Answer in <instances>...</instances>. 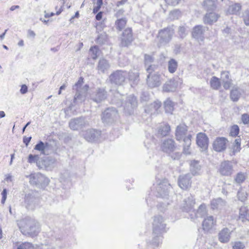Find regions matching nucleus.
I'll return each mask as SVG.
<instances>
[{
	"mask_svg": "<svg viewBox=\"0 0 249 249\" xmlns=\"http://www.w3.org/2000/svg\"><path fill=\"white\" fill-rule=\"evenodd\" d=\"M239 128L237 125H234L232 126L230 134L232 136H236L239 134Z\"/></svg>",
	"mask_w": 249,
	"mask_h": 249,
	"instance_id": "54",
	"label": "nucleus"
},
{
	"mask_svg": "<svg viewBox=\"0 0 249 249\" xmlns=\"http://www.w3.org/2000/svg\"><path fill=\"white\" fill-rule=\"evenodd\" d=\"M18 225L21 232L26 235L34 237L40 231L39 224L31 218H25L22 219Z\"/></svg>",
	"mask_w": 249,
	"mask_h": 249,
	"instance_id": "2",
	"label": "nucleus"
},
{
	"mask_svg": "<svg viewBox=\"0 0 249 249\" xmlns=\"http://www.w3.org/2000/svg\"><path fill=\"white\" fill-rule=\"evenodd\" d=\"M219 172L223 176H230L233 172V164L231 161L226 160L221 162Z\"/></svg>",
	"mask_w": 249,
	"mask_h": 249,
	"instance_id": "13",
	"label": "nucleus"
},
{
	"mask_svg": "<svg viewBox=\"0 0 249 249\" xmlns=\"http://www.w3.org/2000/svg\"><path fill=\"white\" fill-rule=\"evenodd\" d=\"M191 177L189 174L180 175L178 178L179 186L182 189L186 190L191 186Z\"/></svg>",
	"mask_w": 249,
	"mask_h": 249,
	"instance_id": "20",
	"label": "nucleus"
},
{
	"mask_svg": "<svg viewBox=\"0 0 249 249\" xmlns=\"http://www.w3.org/2000/svg\"><path fill=\"white\" fill-rule=\"evenodd\" d=\"M214 223L213 217L212 216H208L203 222V228L204 230L209 231L213 228Z\"/></svg>",
	"mask_w": 249,
	"mask_h": 249,
	"instance_id": "32",
	"label": "nucleus"
},
{
	"mask_svg": "<svg viewBox=\"0 0 249 249\" xmlns=\"http://www.w3.org/2000/svg\"><path fill=\"white\" fill-rule=\"evenodd\" d=\"M89 52L91 53V56L92 59H95L97 58L99 53V50L96 46L90 48Z\"/></svg>",
	"mask_w": 249,
	"mask_h": 249,
	"instance_id": "47",
	"label": "nucleus"
},
{
	"mask_svg": "<svg viewBox=\"0 0 249 249\" xmlns=\"http://www.w3.org/2000/svg\"><path fill=\"white\" fill-rule=\"evenodd\" d=\"M178 67V63L175 59H170L167 63V68L169 72L174 73L177 71Z\"/></svg>",
	"mask_w": 249,
	"mask_h": 249,
	"instance_id": "34",
	"label": "nucleus"
},
{
	"mask_svg": "<svg viewBox=\"0 0 249 249\" xmlns=\"http://www.w3.org/2000/svg\"><path fill=\"white\" fill-rule=\"evenodd\" d=\"M195 204V199L192 196H190L185 199L182 206V210L187 212H190L193 209Z\"/></svg>",
	"mask_w": 249,
	"mask_h": 249,
	"instance_id": "27",
	"label": "nucleus"
},
{
	"mask_svg": "<svg viewBox=\"0 0 249 249\" xmlns=\"http://www.w3.org/2000/svg\"><path fill=\"white\" fill-rule=\"evenodd\" d=\"M107 35L105 33H102L98 35L96 41L97 43L103 44L107 41Z\"/></svg>",
	"mask_w": 249,
	"mask_h": 249,
	"instance_id": "46",
	"label": "nucleus"
},
{
	"mask_svg": "<svg viewBox=\"0 0 249 249\" xmlns=\"http://www.w3.org/2000/svg\"><path fill=\"white\" fill-rule=\"evenodd\" d=\"M248 194L246 190L244 188H240L237 193V197L241 201H245L247 198Z\"/></svg>",
	"mask_w": 249,
	"mask_h": 249,
	"instance_id": "42",
	"label": "nucleus"
},
{
	"mask_svg": "<svg viewBox=\"0 0 249 249\" xmlns=\"http://www.w3.org/2000/svg\"><path fill=\"white\" fill-rule=\"evenodd\" d=\"M118 116L117 111L114 107H109L104 111L102 120L104 123L109 124L113 122Z\"/></svg>",
	"mask_w": 249,
	"mask_h": 249,
	"instance_id": "9",
	"label": "nucleus"
},
{
	"mask_svg": "<svg viewBox=\"0 0 249 249\" xmlns=\"http://www.w3.org/2000/svg\"><path fill=\"white\" fill-rule=\"evenodd\" d=\"M161 239L160 237L155 238L152 241V244L155 246H158L160 243Z\"/></svg>",
	"mask_w": 249,
	"mask_h": 249,
	"instance_id": "63",
	"label": "nucleus"
},
{
	"mask_svg": "<svg viewBox=\"0 0 249 249\" xmlns=\"http://www.w3.org/2000/svg\"><path fill=\"white\" fill-rule=\"evenodd\" d=\"M180 0H165V2L169 5L176 6L178 4Z\"/></svg>",
	"mask_w": 249,
	"mask_h": 249,
	"instance_id": "60",
	"label": "nucleus"
},
{
	"mask_svg": "<svg viewBox=\"0 0 249 249\" xmlns=\"http://www.w3.org/2000/svg\"><path fill=\"white\" fill-rule=\"evenodd\" d=\"M221 75L222 76V79H225V80H230V73L228 71H223L221 72Z\"/></svg>",
	"mask_w": 249,
	"mask_h": 249,
	"instance_id": "61",
	"label": "nucleus"
},
{
	"mask_svg": "<svg viewBox=\"0 0 249 249\" xmlns=\"http://www.w3.org/2000/svg\"><path fill=\"white\" fill-rule=\"evenodd\" d=\"M241 92L238 88H233L231 91L230 98L234 102L237 101L240 96Z\"/></svg>",
	"mask_w": 249,
	"mask_h": 249,
	"instance_id": "36",
	"label": "nucleus"
},
{
	"mask_svg": "<svg viewBox=\"0 0 249 249\" xmlns=\"http://www.w3.org/2000/svg\"><path fill=\"white\" fill-rule=\"evenodd\" d=\"M196 143L202 151L207 150L209 143V139L207 135L202 132L198 133L196 136Z\"/></svg>",
	"mask_w": 249,
	"mask_h": 249,
	"instance_id": "16",
	"label": "nucleus"
},
{
	"mask_svg": "<svg viewBox=\"0 0 249 249\" xmlns=\"http://www.w3.org/2000/svg\"><path fill=\"white\" fill-rule=\"evenodd\" d=\"M17 249H34V247L31 243L24 242L20 244Z\"/></svg>",
	"mask_w": 249,
	"mask_h": 249,
	"instance_id": "50",
	"label": "nucleus"
},
{
	"mask_svg": "<svg viewBox=\"0 0 249 249\" xmlns=\"http://www.w3.org/2000/svg\"><path fill=\"white\" fill-rule=\"evenodd\" d=\"M126 20L125 18H122L118 19L116 22V24L117 27V28L119 29V30H121L123 29L126 25Z\"/></svg>",
	"mask_w": 249,
	"mask_h": 249,
	"instance_id": "49",
	"label": "nucleus"
},
{
	"mask_svg": "<svg viewBox=\"0 0 249 249\" xmlns=\"http://www.w3.org/2000/svg\"><path fill=\"white\" fill-rule=\"evenodd\" d=\"M232 231L228 228H224L219 231L218 234V239L222 243H228L231 238Z\"/></svg>",
	"mask_w": 249,
	"mask_h": 249,
	"instance_id": "17",
	"label": "nucleus"
},
{
	"mask_svg": "<svg viewBox=\"0 0 249 249\" xmlns=\"http://www.w3.org/2000/svg\"><path fill=\"white\" fill-rule=\"evenodd\" d=\"M219 16L215 13L209 12L207 13L204 18L205 23L212 24L217 21Z\"/></svg>",
	"mask_w": 249,
	"mask_h": 249,
	"instance_id": "28",
	"label": "nucleus"
},
{
	"mask_svg": "<svg viewBox=\"0 0 249 249\" xmlns=\"http://www.w3.org/2000/svg\"><path fill=\"white\" fill-rule=\"evenodd\" d=\"M225 201L221 198L214 199L211 201V207L213 209H220L225 205Z\"/></svg>",
	"mask_w": 249,
	"mask_h": 249,
	"instance_id": "33",
	"label": "nucleus"
},
{
	"mask_svg": "<svg viewBox=\"0 0 249 249\" xmlns=\"http://www.w3.org/2000/svg\"><path fill=\"white\" fill-rule=\"evenodd\" d=\"M83 83V78L80 77L77 82L73 86V90L76 91L73 99V103L75 105L82 103L86 99L89 86L85 85L82 87Z\"/></svg>",
	"mask_w": 249,
	"mask_h": 249,
	"instance_id": "3",
	"label": "nucleus"
},
{
	"mask_svg": "<svg viewBox=\"0 0 249 249\" xmlns=\"http://www.w3.org/2000/svg\"><path fill=\"white\" fill-rule=\"evenodd\" d=\"M207 213L206 206L205 204H203L199 207L196 215L197 217H202L204 216Z\"/></svg>",
	"mask_w": 249,
	"mask_h": 249,
	"instance_id": "40",
	"label": "nucleus"
},
{
	"mask_svg": "<svg viewBox=\"0 0 249 249\" xmlns=\"http://www.w3.org/2000/svg\"><path fill=\"white\" fill-rule=\"evenodd\" d=\"M178 33L181 38H184L187 35L186 28L184 26H179L178 28Z\"/></svg>",
	"mask_w": 249,
	"mask_h": 249,
	"instance_id": "53",
	"label": "nucleus"
},
{
	"mask_svg": "<svg viewBox=\"0 0 249 249\" xmlns=\"http://www.w3.org/2000/svg\"><path fill=\"white\" fill-rule=\"evenodd\" d=\"M161 103L160 101H155L153 103L145 106L144 110L146 113L151 115L155 114L160 107Z\"/></svg>",
	"mask_w": 249,
	"mask_h": 249,
	"instance_id": "24",
	"label": "nucleus"
},
{
	"mask_svg": "<svg viewBox=\"0 0 249 249\" xmlns=\"http://www.w3.org/2000/svg\"><path fill=\"white\" fill-rule=\"evenodd\" d=\"M228 140L224 137H219L213 142V149L217 152H222L226 149Z\"/></svg>",
	"mask_w": 249,
	"mask_h": 249,
	"instance_id": "18",
	"label": "nucleus"
},
{
	"mask_svg": "<svg viewBox=\"0 0 249 249\" xmlns=\"http://www.w3.org/2000/svg\"><path fill=\"white\" fill-rule=\"evenodd\" d=\"M190 171L194 175H198L200 174L201 166L199 164V161L196 160L191 161L190 163Z\"/></svg>",
	"mask_w": 249,
	"mask_h": 249,
	"instance_id": "26",
	"label": "nucleus"
},
{
	"mask_svg": "<svg viewBox=\"0 0 249 249\" xmlns=\"http://www.w3.org/2000/svg\"><path fill=\"white\" fill-rule=\"evenodd\" d=\"M210 85L213 89H218L221 87L220 79L216 76H213L210 80Z\"/></svg>",
	"mask_w": 249,
	"mask_h": 249,
	"instance_id": "38",
	"label": "nucleus"
},
{
	"mask_svg": "<svg viewBox=\"0 0 249 249\" xmlns=\"http://www.w3.org/2000/svg\"><path fill=\"white\" fill-rule=\"evenodd\" d=\"M127 73L125 71L117 70L111 73L109 80L112 84L122 85L125 81Z\"/></svg>",
	"mask_w": 249,
	"mask_h": 249,
	"instance_id": "7",
	"label": "nucleus"
},
{
	"mask_svg": "<svg viewBox=\"0 0 249 249\" xmlns=\"http://www.w3.org/2000/svg\"><path fill=\"white\" fill-rule=\"evenodd\" d=\"M49 145L48 143L46 142L44 143L42 141H40L37 144H36L34 148L35 150L40 151L43 154H45V150L47 148Z\"/></svg>",
	"mask_w": 249,
	"mask_h": 249,
	"instance_id": "39",
	"label": "nucleus"
},
{
	"mask_svg": "<svg viewBox=\"0 0 249 249\" xmlns=\"http://www.w3.org/2000/svg\"><path fill=\"white\" fill-rule=\"evenodd\" d=\"M155 68L154 65H150L146 68V71L148 73L147 77V83L148 86L151 88L158 87L160 85L159 75L156 73L152 74Z\"/></svg>",
	"mask_w": 249,
	"mask_h": 249,
	"instance_id": "6",
	"label": "nucleus"
},
{
	"mask_svg": "<svg viewBox=\"0 0 249 249\" xmlns=\"http://www.w3.org/2000/svg\"><path fill=\"white\" fill-rule=\"evenodd\" d=\"M109 67L110 65L107 60L101 59L98 64L97 70L99 73H105L108 70Z\"/></svg>",
	"mask_w": 249,
	"mask_h": 249,
	"instance_id": "29",
	"label": "nucleus"
},
{
	"mask_svg": "<svg viewBox=\"0 0 249 249\" xmlns=\"http://www.w3.org/2000/svg\"><path fill=\"white\" fill-rule=\"evenodd\" d=\"M246 176L244 173H238L235 178V181L238 183H242L245 179Z\"/></svg>",
	"mask_w": 249,
	"mask_h": 249,
	"instance_id": "52",
	"label": "nucleus"
},
{
	"mask_svg": "<svg viewBox=\"0 0 249 249\" xmlns=\"http://www.w3.org/2000/svg\"><path fill=\"white\" fill-rule=\"evenodd\" d=\"M232 244V249H244L245 247L244 243L241 241H235Z\"/></svg>",
	"mask_w": 249,
	"mask_h": 249,
	"instance_id": "51",
	"label": "nucleus"
},
{
	"mask_svg": "<svg viewBox=\"0 0 249 249\" xmlns=\"http://www.w3.org/2000/svg\"><path fill=\"white\" fill-rule=\"evenodd\" d=\"M181 16V12L179 10L175 9L170 12L169 18L171 20H175L178 19Z\"/></svg>",
	"mask_w": 249,
	"mask_h": 249,
	"instance_id": "44",
	"label": "nucleus"
},
{
	"mask_svg": "<svg viewBox=\"0 0 249 249\" xmlns=\"http://www.w3.org/2000/svg\"><path fill=\"white\" fill-rule=\"evenodd\" d=\"M170 188V185L167 180H163L158 184L156 190L158 193L157 196L159 197H165L168 195L169 189Z\"/></svg>",
	"mask_w": 249,
	"mask_h": 249,
	"instance_id": "11",
	"label": "nucleus"
},
{
	"mask_svg": "<svg viewBox=\"0 0 249 249\" xmlns=\"http://www.w3.org/2000/svg\"><path fill=\"white\" fill-rule=\"evenodd\" d=\"M216 0H205L203 6L207 11H213L216 7Z\"/></svg>",
	"mask_w": 249,
	"mask_h": 249,
	"instance_id": "35",
	"label": "nucleus"
},
{
	"mask_svg": "<svg viewBox=\"0 0 249 249\" xmlns=\"http://www.w3.org/2000/svg\"><path fill=\"white\" fill-rule=\"evenodd\" d=\"M36 199L31 195L28 194L25 197L26 207L29 210H33L36 207Z\"/></svg>",
	"mask_w": 249,
	"mask_h": 249,
	"instance_id": "30",
	"label": "nucleus"
},
{
	"mask_svg": "<svg viewBox=\"0 0 249 249\" xmlns=\"http://www.w3.org/2000/svg\"><path fill=\"white\" fill-rule=\"evenodd\" d=\"M54 161V160L51 157L40 159L39 162L37 163V167L40 169H47Z\"/></svg>",
	"mask_w": 249,
	"mask_h": 249,
	"instance_id": "23",
	"label": "nucleus"
},
{
	"mask_svg": "<svg viewBox=\"0 0 249 249\" xmlns=\"http://www.w3.org/2000/svg\"><path fill=\"white\" fill-rule=\"evenodd\" d=\"M205 28L202 25H196L195 26L192 32V37L198 42H203L204 39V34Z\"/></svg>",
	"mask_w": 249,
	"mask_h": 249,
	"instance_id": "15",
	"label": "nucleus"
},
{
	"mask_svg": "<svg viewBox=\"0 0 249 249\" xmlns=\"http://www.w3.org/2000/svg\"><path fill=\"white\" fill-rule=\"evenodd\" d=\"M27 177L29 178L30 184L36 185L39 188L45 187L50 182L48 178L39 173L31 174Z\"/></svg>",
	"mask_w": 249,
	"mask_h": 249,
	"instance_id": "4",
	"label": "nucleus"
},
{
	"mask_svg": "<svg viewBox=\"0 0 249 249\" xmlns=\"http://www.w3.org/2000/svg\"><path fill=\"white\" fill-rule=\"evenodd\" d=\"M240 149L241 147L240 146L233 144L232 148V151L230 153L231 156L235 155L236 153L239 152L240 151Z\"/></svg>",
	"mask_w": 249,
	"mask_h": 249,
	"instance_id": "58",
	"label": "nucleus"
},
{
	"mask_svg": "<svg viewBox=\"0 0 249 249\" xmlns=\"http://www.w3.org/2000/svg\"><path fill=\"white\" fill-rule=\"evenodd\" d=\"M174 103L169 99L164 102V108L165 112L172 113L174 110Z\"/></svg>",
	"mask_w": 249,
	"mask_h": 249,
	"instance_id": "41",
	"label": "nucleus"
},
{
	"mask_svg": "<svg viewBox=\"0 0 249 249\" xmlns=\"http://www.w3.org/2000/svg\"><path fill=\"white\" fill-rule=\"evenodd\" d=\"M88 125V122L83 117L74 118L69 122V126L73 130H78Z\"/></svg>",
	"mask_w": 249,
	"mask_h": 249,
	"instance_id": "10",
	"label": "nucleus"
},
{
	"mask_svg": "<svg viewBox=\"0 0 249 249\" xmlns=\"http://www.w3.org/2000/svg\"><path fill=\"white\" fill-rule=\"evenodd\" d=\"M154 58L152 55L147 54L144 55V64L146 69L150 65H152V63L154 62Z\"/></svg>",
	"mask_w": 249,
	"mask_h": 249,
	"instance_id": "45",
	"label": "nucleus"
},
{
	"mask_svg": "<svg viewBox=\"0 0 249 249\" xmlns=\"http://www.w3.org/2000/svg\"><path fill=\"white\" fill-rule=\"evenodd\" d=\"M175 136L177 141L183 140L184 153L186 154H190L189 148L191 144L192 136L190 133H188L187 126L184 124L178 125L176 127Z\"/></svg>",
	"mask_w": 249,
	"mask_h": 249,
	"instance_id": "1",
	"label": "nucleus"
},
{
	"mask_svg": "<svg viewBox=\"0 0 249 249\" xmlns=\"http://www.w3.org/2000/svg\"><path fill=\"white\" fill-rule=\"evenodd\" d=\"M31 139H32V137H23V142L25 144L26 146H28L29 142L31 141Z\"/></svg>",
	"mask_w": 249,
	"mask_h": 249,
	"instance_id": "64",
	"label": "nucleus"
},
{
	"mask_svg": "<svg viewBox=\"0 0 249 249\" xmlns=\"http://www.w3.org/2000/svg\"><path fill=\"white\" fill-rule=\"evenodd\" d=\"M241 119L244 124H249V115L248 114H243L242 115Z\"/></svg>",
	"mask_w": 249,
	"mask_h": 249,
	"instance_id": "59",
	"label": "nucleus"
},
{
	"mask_svg": "<svg viewBox=\"0 0 249 249\" xmlns=\"http://www.w3.org/2000/svg\"><path fill=\"white\" fill-rule=\"evenodd\" d=\"M2 195V199H1V203L4 204L5 200L6 199L7 197V191L5 189H3L1 193Z\"/></svg>",
	"mask_w": 249,
	"mask_h": 249,
	"instance_id": "62",
	"label": "nucleus"
},
{
	"mask_svg": "<svg viewBox=\"0 0 249 249\" xmlns=\"http://www.w3.org/2000/svg\"><path fill=\"white\" fill-rule=\"evenodd\" d=\"M153 232L160 234L165 231V224L163 223V218L160 216H155L153 222Z\"/></svg>",
	"mask_w": 249,
	"mask_h": 249,
	"instance_id": "12",
	"label": "nucleus"
},
{
	"mask_svg": "<svg viewBox=\"0 0 249 249\" xmlns=\"http://www.w3.org/2000/svg\"><path fill=\"white\" fill-rule=\"evenodd\" d=\"M178 86L174 79H170L167 81L163 86L162 89L164 92H172L176 90Z\"/></svg>",
	"mask_w": 249,
	"mask_h": 249,
	"instance_id": "25",
	"label": "nucleus"
},
{
	"mask_svg": "<svg viewBox=\"0 0 249 249\" xmlns=\"http://www.w3.org/2000/svg\"><path fill=\"white\" fill-rule=\"evenodd\" d=\"M243 20L247 26H249V11H246L243 15Z\"/></svg>",
	"mask_w": 249,
	"mask_h": 249,
	"instance_id": "57",
	"label": "nucleus"
},
{
	"mask_svg": "<svg viewBox=\"0 0 249 249\" xmlns=\"http://www.w3.org/2000/svg\"><path fill=\"white\" fill-rule=\"evenodd\" d=\"M170 130V126L168 124H165L159 130V132L162 136H166Z\"/></svg>",
	"mask_w": 249,
	"mask_h": 249,
	"instance_id": "48",
	"label": "nucleus"
},
{
	"mask_svg": "<svg viewBox=\"0 0 249 249\" xmlns=\"http://www.w3.org/2000/svg\"><path fill=\"white\" fill-rule=\"evenodd\" d=\"M161 148L164 152L167 153L172 152L176 148L174 141L171 139L165 140L161 144Z\"/></svg>",
	"mask_w": 249,
	"mask_h": 249,
	"instance_id": "22",
	"label": "nucleus"
},
{
	"mask_svg": "<svg viewBox=\"0 0 249 249\" xmlns=\"http://www.w3.org/2000/svg\"><path fill=\"white\" fill-rule=\"evenodd\" d=\"M83 135L86 141L93 142L98 139L101 135V131L94 129H89L84 132Z\"/></svg>",
	"mask_w": 249,
	"mask_h": 249,
	"instance_id": "14",
	"label": "nucleus"
},
{
	"mask_svg": "<svg viewBox=\"0 0 249 249\" xmlns=\"http://www.w3.org/2000/svg\"><path fill=\"white\" fill-rule=\"evenodd\" d=\"M239 219L242 222L249 221V208L242 207L239 210Z\"/></svg>",
	"mask_w": 249,
	"mask_h": 249,
	"instance_id": "31",
	"label": "nucleus"
},
{
	"mask_svg": "<svg viewBox=\"0 0 249 249\" xmlns=\"http://www.w3.org/2000/svg\"><path fill=\"white\" fill-rule=\"evenodd\" d=\"M241 8V5L239 3H235L229 6L227 11V14H237Z\"/></svg>",
	"mask_w": 249,
	"mask_h": 249,
	"instance_id": "37",
	"label": "nucleus"
},
{
	"mask_svg": "<svg viewBox=\"0 0 249 249\" xmlns=\"http://www.w3.org/2000/svg\"><path fill=\"white\" fill-rule=\"evenodd\" d=\"M96 6L93 8V13H97L101 8L102 5L103 4V0H97L96 2Z\"/></svg>",
	"mask_w": 249,
	"mask_h": 249,
	"instance_id": "55",
	"label": "nucleus"
},
{
	"mask_svg": "<svg viewBox=\"0 0 249 249\" xmlns=\"http://www.w3.org/2000/svg\"><path fill=\"white\" fill-rule=\"evenodd\" d=\"M133 40V37L131 28L126 29L123 33L121 45L122 46H128Z\"/></svg>",
	"mask_w": 249,
	"mask_h": 249,
	"instance_id": "19",
	"label": "nucleus"
},
{
	"mask_svg": "<svg viewBox=\"0 0 249 249\" xmlns=\"http://www.w3.org/2000/svg\"><path fill=\"white\" fill-rule=\"evenodd\" d=\"M39 155L30 154L28 157V162L30 164L36 163L37 166V163L39 162Z\"/></svg>",
	"mask_w": 249,
	"mask_h": 249,
	"instance_id": "43",
	"label": "nucleus"
},
{
	"mask_svg": "<svg viewBox=\"0 0 249 249\" xmlns=\"http://www.w3.org/2000/svg\"><path fill=\"white\" fill-rule=\"evenodd\" d=\"M174 33V30L170 27L165 28L160 30L158 36L159 46L168 43L171 41Z\"/></svg>",
	"mask_w": 249,
	"mask_h": 249,
	"instance_id": "5",
	"label": "nucleus"
},
{
	"mask_svg": "<svg viewBox=\"0 0 249 249\" xmlns=\"http://www.w3.org/2000/svg\"><path fill=\"white\" fill-rule=\"evenodd\" d=\"M138 102L136 97L133 95L127 97L125 102L123 103L124 111L129 115L133 113L134 110L137 107Z\"/></svg>",
	"mask_w": 249,
	"mask_h": 249,
	"instance_id": "8",
	"label": "nucleus"
},
{
	"mask_svg": "<svg viewBox=\"0 0 249 249\" xmlns=\"http://www.w3.org/2000/svg\"><path fill=\"white\" fill-rule=\"evenodd\" d=\"M107 97V91L104 88H98L91 96L93 101L100 103L105 100Z\"/></svg>",
	"mask_w": 249,
	"mask_h": 249,
	"instance_id": "21",
	"label": "nucleus"
},
{
	"mask_svg": "<svg viewBox=\"0 0 249 249\" xmlns=\"http://www.w3.org/2000/svg\"><path fill=\"white\" fill-rule=\"evenodd\" d=\"M222 83L223 87L225 89H229L232 85V80L231 79L225 80V79H222Z\"/></svg>",
	"mask_w": 249,
	"mask_h": 249,
	"instance_id": "56",
	"label": "nucleus"
}]
</instances>
